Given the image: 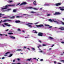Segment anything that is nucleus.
Instances as JSON below:
<instances>
[{
  "label": "nucleus",
  "mask_w": 64,
  "mask_h": 64,
  "mask_svg": "<svg viewBox=\"0 0 64 64\" xmlns=\"http://www.w3.org/2000/svg\"><path fill=\"white\" fill-rule=\"evenodd\" d=\"M48 38H49V39H53V38L51 37V36H49L48 37Z\"/></svg>",
  "instance_id": "nucleus-20"
},
{
  "label": "nucleus",
  "mask_w": 64,
  "mask_h": 64,
  "mask_svg": "<svg viewBox=\"0 0 64 64\" xmlns=\"http://www.w3.org/2000/svg\"><path fill=\"white\" fill-rule=\"evenodd\" d=\"M40 52H41V53H42V52H43L42 51H40Z\"/></svg>",
  "instance_id": "nucleus-60"
},
{
  "label": "nucleus",
  "mask_w": 64,
  "mask_h": 64,
  "mask_svg": "<svg viewBox=\"0 0 64 64\" xmlns=\"http://www.w3.org/2000/svg\"><path fill=\"white\" fill-rule=\"evenodd\" d=\"M32 31L34 33H36V34H37V33H38L36 31V30H33Z\"/></svg>",
  "instance_id": "nucleus-13"
},
{
  "label": "nucleus",
  "mask_w": 64,
  "mask_h": 64,
  "mask_svg": "<svg viewBox=\"0 0 64 64\" xmlns=\"http://www.w3.org/2000/svg\"><path fill=\"white\" fill-rule=\"evenodd\" d=\"M24 48H25V49L26 48L25 46L24 47Z\"/></svg>",
  "instance_id": "nucleus-56"
},
{
  "label": "nucleus",
  "mask_w": 64,
  "mask_h": 64,
  "mask_svg": "<svg viewBox=\"0 0 64 64\" xmlns=\"http://www.w3.org/2000/svg\"><path fill=\"white\" fill-rule=\"evenodd\" d=\"M43 33L42 32H40V36H43Z\"/></svg>",
  "instance_id": "nucleus-17"
},
{
  "label": "nucleus",
  "mask_w": 64,
  "mask_h": 64,
  "mask_svg": "<svg viewBox=\"0 0 64 64\" xmlns=\"http://www.w3.org/2000/svg\"><path fill=\"white\" fill-rule=\"evenodd\" d=\"M33 3L34 5H36L37 4L36 3V0H34Z\"/></svg>",
  "instance_id": "nucleus-9"
},
{
  "label": "nucleus",
  "mask_w": 64,
  "mask_h": 64,
  "mask_svg": "<svg viewBox=\"0 0 64 64\" xmlns=\"http://www.w3.org/2000/svg\"><path fill=\"white\" fill-rule=\"evenodd\" d=\"M16 18H19V17H20V16H16Z\"/></svg>",
  "instance_id": "nucleus-42"
},
{
  "label": "nucleus",
  "mask_w": 64,
  "mask_h": 64,
  "mask_svg": "<svg viewBox=\"0 0 64 64\" xmlns=\"http://www.w3.org/2000/svg\"><path fill=\"white\" fill-rule=\"evenodd\" d=\"M54 44H53L52 45V46H51V47H53V46H54Z\"/></svg>",
  "instance_id": "nucleus-52"
},
{
  "label": "nucleus",
  "mask_w": 64,
  "mask_h": 64,
  "mask_svg": "<svg viewBox=\"0 0 64 64\" xmlns=\"http://www.w3.org/2000/svg\"><path fill=\"white\" fill-rule=\"evenodd\" d=\"M61 8V7H59V8H60V10H61V11H64V9H63V8Z\"/></svg>",
  "instance_id": "nucleus-14"
},
{
  "label": "nucleus",
  "mask_w": 64,
  "mask_h": 64,
  "mask_svg": "<svg viewBox=\"0 0 64 64\" xmlns=\"http://www.w3.org/2000/svg\"><path fill=\"white\" fill-rule=\"evenodd\" d=\"M61 14L60 12H56L54 14V15H60Z\"/></svg>",
  "instance_id": "nucleus-5"
},
{
  "label": "nucleus",
  "mask_w": 64,
  "mask_h": 64,
  "mask_svg": "<svg viewBox=\"0 0 64 64\" xmlns=\"http://www.w3.org/2000/svg\"><path fill=\"white\" fill-rule=\"evenodd\" d=\"M10 18H11V19H13V18H15V17L14 16L12 17H10Z\"/></svg>",
  "instance_id": "nucleus-23"
},
{
  "label": "nucleus",
  "mask_w": 64,
  "mask_h": 64,
  "mask_svg": "<svg viewBox=\"0 0 64 64\" xmlns=\"http://www.w3.org/2000/svg\"><path fill=\"white\" fill-rule=\"evenodd\" d=\"M25 38H29L25 37Z\"/></svg>",
  "instance_id": "nucleus-61"
},
{
  "label": "nucleus",
  "mask_w": 64,
  "mask_h": 64,
  "mask_svg": "<svg viewBox=\"0 0 64 64\" xmlns=\"http://www.w3.org/2000/svg\"><path fill=\"white\" fill-rule=\"evenodd\" d=\"M12 61H13V62H15V60H12Z\"/></svg>",
  "instance_id": "nucleus-50"
},
{
  "label": "nucleus",
  "mask_w": 64,
  "mask_h": 64,
  "mask_svg": "<svg viewBox=\"0 0 64 64\" xmlns=\"http://www.w3.org/2000/svg\"><path fill=\"white\" fill-rule=\"evenodd\" d=\"M33 24L32 23H28L27 24H26V25H27V26H28V27H30V28H32V26L30 25H32Z\"/></svg>",
  "instance_id": "nucleus-2"
},
{
  "label": "nucleus",
  "mask_w": 64,
  "mask_h": 64,
  "mask_svg": "<svg viewBox=\"0 0 64 64\" xmlns=\"http://www.w3.org/2000/svg\"><path fill=\"white\" fill-rule=\"evenodd\" d=\"M2 26H3V27H5V26H4V25L3 24H2Z\"/></svg>",
  "instance_id": "nucleus-39"
},
{
  "label": "nucleus",
  "mask_w": 64,
  "mask_h": 64,
  "mask_svg": "<svg viewBox=\"0 0 64 64\" xmlns=\"http://www.w3.org/2000/svg\"><path fill=\"white\" fill-rule=\"evenodd\" d=\"M16 51H22V50L21 49H18L16 50Z\"/></svg>",
  "instance_id": "nucleus-18"
},
{
  "label": "nucleus",
  "mask_w": 64,
  "mask_h": 64,
  "mask_svg": "<svg viewBox=\"0 0 64 64\" xmlns=\"http://www.w3.org/2000/svg\"><path fill=\"white\" fill-rule=\"evenodd\" d=\"M38 36H40V32H39L38 34Z\"/></svg>",
  "instance_id": "nucleus-34"
},
{
  "label": "nucleus",
  "mask_w": 64,
  "mask_h": 64,
  "mask_svg": "<svg viewBox=\"0 0 64 64\" xmlns=\"http://www.w3.org/2000/svg\"><path fill=\"white\" fill-rule=\"evenodd\" d=\"M40 27H44V26L43 24H40Z\"/></svg>",
  "instance_id": "nucleus-33"
},
{
  "label": "nucleus",
  "mask_w": 64,
  "mask_h": 64,
  "mask_svg": "<svg viewBox=\"0 0 64 64\" xmlns=\"http://www.w3.org/2000/svg\"><path fill=\"white\" fill-rule=\"evenodd\" d=\"M16 64H21L20 63H17Z\"/></svg>",
  "instance_id": "nucleus-55"
},
{
  "label": "nucleus",
  "mask_w": 64,
  "mask_h": 64,
  "mask_svg": "<svg viewBox=\"0 0 64 64\" xmlns=\"http://www.w3.org/2000/svg\"><path fill=\"white\" fill-rule=\"evenodd\" d=\"M54 63L56 64V62L55 61H54Z\"/></svg>",
  "instance_id": "nucleus-54"
},
{
  "label": "nucleus",
  "mask_w": 64,
  "mask_h": 64,
  "mask_svg": "<svg viewBox=\"0 0 64 64\" xmlns=\"http://www.w3.org/2000/svg\"><path fill=\"white\" fill-rule=\"evenodd\" d=\"M27 4V3L26 2H24L21 4H20V6H21L22 5H26V4Z\"/></svg>",
  "instance_id": "nucleus-7"
},
{
  "label": "nucleus",
  "mask_w": 64,
  "mask_h": 64,
  "mask_svg": "<svg viewBox=\"0 0 64 64\" xmlns=\"http://www.w3.org/2000/svg\"><path fill=\"white\" fill-rule=\"evenodd\" d=\"M40 61H43V59H41Z\"/></svg>",
  "instance_id": "nucleus-40"
},
{
  "label": "nucleus",
  "mask_w": 64,
  "mask_h": 64,
  "mask_svg": "<svg viewBox=\"0 0 64 64\" xmlns=\"http://www.w3.org/2000/svg\"><path fill=\"white\" fill-rule=\"evenodd\" d=\"M0 36H3L2 35H3L2 34H0Z\"/></svg>",
  "instance_id": "nucleus-47"
},
{
  "label": "nucleus",
  "mask_w": 64,
  "mask_h": 64,
  "mask_svg": "<svg viewBox=\"0 0 64 64\" xmlns=\"http://www.w3.org/2000/svg\"><path fill=\"white\" fill-rule=\"evenodd\" d=\"M7 18V17H4L2 18Z\"/></svg>",
  "instance_id": "nucleus-49"
},
{
  "label": "nucleus",
  "mask_w": 64,
  "mask_h": 64,
  "mask_svg": "<svg viewBox=\"0 0 64 64\" xmlns=\"http://www.w3.org/2000/svg\"><path fill=\"white\" fill-rule=\"evenodd\" d=\"M10 53V52H7L5 54L6 55H7L8 54H9Z\"/></svg>",
  "instance_id": "nucleus-24"
},
{
  "label": "nucleus",
  "mask_w": 64,
  "mask_h": 64,
  "mask_svg": "<svg viewBox=\"0 0 64 64\" xmlns=\"http://www.w3.org/2000/svg\"><path fill=\"white\" fill-rule=\"evenodd\" d=\"M17 60H18V61H19L20 60V58H18L17 59Z\"/></svg>",
  "instance_id": "nucleus-46"
},
{
  "label": "nucleus",
  "mask_w": 64,
  "mask_h": 64,
  "mask_svg": "<svg viewBox=\"0 0 64 64\" xmlns=\"http://www.w3.org/2000/svg\"><path fill=\"white\" fill-rule=\"evenodd\" d=\"M53 21H54V22H57V21H55L54 20Z\"/></svg>",
  "instance_id": "nucleus-51"
},
{
  "label": "nucleus",
  "mask_w": 64,
  "mask_h": 64,
  "mask_svg": "<svg viewBox=\"0 0 64 64\" xmlns=\"http://www.w3.org/2000/svg\"><path fill=\"white\" fill-rule=\"evenodd\" d=\"M9 29H7L6 30V31H8Z\"/></svg>",
  "instance_id": "nucleus-44"
},
{
  "label": "nucleus",
  "mask_w": 64,
  "mask_h": 64,
  "mask_svg": "<svg viewBox=\"0 0 64 64\" xmlns=\"http://www.w3.org/2000/svg\"><path fill=\"white\" fill-rule=\"evenodd\" d=\"M49 28H52V26H49V25L48 26Z\"/></svg>",
  "instance_id": "nucleus-26"
},
{
  "label": "nucleus",
  "mask_w": 64,
  "mask_h": 64,
  "mask_svg": "<svg viewBox=\"0 0 64 64\" xmlns=\"http://www.w3.org/2000/svg\"><path fill=\"white\" fill-rule=\"evenodd\" d=\"M61 62H63V63H64V60H62L60 61Z\"/></svg>",
  "instance_id": "nucleus-37"
},
{
  "label": "nucleus",
  "mask_w": 64,
  "mask_h": 64,
  "mask_svg": "<svg viewBox=\"0 0 64 64\" xmlns=\"http://www.w3.org/2000/svg\"><path fill=\"white\" fill-rule=\"evenodd\" d=\"M3 15H4V14H2L1 13H0V17H1L2 16H3Z\"/></svg>",
  "instance_id": "nucleus-15"
},
{
  "label": "nucleus",
  "mask_w": 64,
  "mask_h": 64,
  "mask_svg": "<svg viewBox=\"0 0 64 64\" xmlns=\"http://www.w3.org/2000/svg\"><path fill=\"white\" fill-rule=\"evenodd\" d=\"M61 43H62V44H64V42H61Z\"/></svg>",
  "instance_id": "nucleus-45"
},
{
  "label": "nucleus",
  "mask_w": 64,
  "mask_h": 64,
  "mask_svg": "<svg viewBox=\"0 0 64 64\" xmlns=\"http://www.w3.org/2000/svg\"><path fill=\"white\" fill-rule=\"evenodd\" d=\"M38 42H40V40H39L38 41Z\"/></svg>",
  "instance_id": "nucleus-63"
},
{
  "label": "nucleus",
  "mask_w": 64,
  "mask_h": 64,
  "mask_svg": "<svg viewBox=\"0 0 64 64\" xmlns=\"http://www.w3.org/2000/svg\"><path fill=\"white\" fill-rule=\"evenodd\" d=\"M10 37L13 39H15V37L13 36H10Z\"/></svg>",
  "instance_id": "nucleus-11"
},
{
  "label": "nucleus",
  "mask_w": 64,
  "mask_h": 64,
  "mask_svg": "<svg viewBox=\"0 0 64 64\" xmlns=\"http://www.w3.org/2000/svg\"><path fill=\"white\" fill-rule=\"evenodd\" d=\"M8 34H9V35H12V34H13V33H8Z\"/></svg>",
  "instance_id": "nucleus-21"
},
{
  "label": "nucleus",
  "mask_w": 64,
  "mask_h": 64,
  "mask_svg": "<svg viewBox=\"0 0 64 64\" xmlns=\"http://www.w3.org/2000/svg\"><path fill=\"white\" fill-rule=\"evenodd\" d=\"M59 29H60L61 30H64V28L63 27H61L60 28H59Z\"/></svg>",
  "instance_id": "nucleus-10"
},
{
  "label": "nucleus",
  "mask_w": 64,
  "mask_h": 64,
  "mask_svg": "<svg viewBox=\"0 0 64 64\" xmlns=\"http://www.w3.org/2000/svg\"><path fill=\"white\" fill-rule=\"evenodd\" d=\"M22 32H24V33H25V31L24 30H22Z\"/></svg>",
  "instance_id": "nucleus-59"
},
{
  "label": "nucleus",
  "mask_w": 64,
  "mask_h": 64,
  "mask_svg": "<svg viewBox=\"0 0 64 64\" xmlns=\"http://www.w3.org/2000/svg\"><path fill=\"white\" fill-rule=\"evenodd\" d=\"M28 9H34V10H38V9L36 8H33V7H28Z\"/></svg>",
  "instance_id": "nucleus-3"
},
{
  "label": "nucleus",
  "mask_w": 64,
  "mask_h": 64,
  "mask_svg": "<svg viewBox=\"0 0 64 64\" xmlns=\"http://www.w3.org/2000/svg\"><path fill=\"white\" fill-rule=\"evenodd\" d=\"M62 20H64V18H62Z\"/></svg>",
  "instance_id": "nucleus-57"
},
{
  "label": "nucleus",
  "mask_w": 64,
  "mask_h": 64,
  "mask_svg": "<svg viewBox=\"0 0 64 64\" xmlns=\"http://www.w3.org/2000/svg\"><path fill=\"white\" fill-rule=\"evenodd\" d=\"M16 10H13V12H16Z\"/></svg>",
  "instance_id": "nucleus-29"
},
{
  "label": "nucleus",
  "mask_w": 64,
  "mask_h": 64,
  "mask_svg": "<svg viewBox=\"0 0 64 64\" xmlns=\"http://www.w3.org/2000/svg\"><path fill=\"white\" fill-rule=\"evenodd\" d=\"M9 2L10 3H11V2H12V0H9Z\"/></svg>",
  "instance_id": "nucleus-35"
},
{
  "label": "nucleus",
  "mask_w": 64,
  "mask_h": 64,
  "mask_svg": "<svg viewBox=\"0 0 64 64\" xmlns=\"http://www.w3.org/2000/svg\"><path fill=\"white\" fill-rule=\"evenodd\" d=\"M15 6V4H10L9 5L8 4L6 5L5 6V8H3L1 9V10H4V9H6L7 8V7H8V6Z\"/></svg>",
  "instance_id": "nucleus-1"
},
{
  "label": "nucleus",
  "mask_w": 64,
  "mask_h": 64,
  "mask_svg": "<svg viewBox=\"0 0 64 64\" xmlns=\"http://www.w3.org/2000/svg\"><path fill=\"white\" fill-rule=\"evenodd\" d=\"M7 56V55H4V56Z\"/></svg>",
  "instance_id": "nucleus-62"
},
{
  "label": "nucleus",
  "mask_w": 64,
  "mask_h": 64,
  "mask_svg": "<svg viewBox=\"0 0 64 64\" xmlns=\"http://www.w3.org/2000/svg\"><path fill=\"white\" fill-rule=\"evenodd\" d=\"M12 55H13V54H11L9 55L8 57H11Z\"/></svg>",
  "instance_id": "nucleus-19"
},
{
  "label": "nucleus",
  "mask_w": 64,
  "mask_h": 64,
  "mask_svg": "<svg viewBox=\"0 0 64 64\" xmlns=\"http://www.w3.org/2000/svg\"><path fill=\"white\" fill-rule=\"evenodd\" d=\"M49 21H50V22H52V19H50L49 20Z\"/></svg>",
  "instance_id": "nucleus-31"
},
{
  "label": "nucleus",
  "mask_w": 64,
  "mask_h": 64,
  "mask_svg": "<svg viewBox=\"0 0 64 64\" xmlns=\"http://www.w3.org/2000/svg\"><path fill=\"white\" fill-rule=\"evenodd\" d=\"M5 25L8 26V27H10L11 26L10 24H7V23H4V24Z\"/></svg>",
  "instance_id": "nucleus-8"
},
{
  "label": "nucleus",
  "mask_w": 64,
  "mask_h": 64,
  "mask_svg": "<svg viewBox=\"0 0 64 64\" xmlns=\"http://www.w3.org/2000/svg\"><path fill=\"white\" fill-rule=\"evenodd\" d=\"M15 22L16 23H20L21 22L19 20H16L15 21Z\"/></svg>",
  "instance_id": "nucleus-12"
},
{
  "label": "nucleus",
  "mask_w": 64,
  "mask_h": 64,
  "mask_svg": "<svg viewBox=\"0 0 64 64\" xmlns=\"http://www.w3.org/2000/svg\"><path fill=\"white\" fill-rule=\"evenodd\" d=\"M36 26L37 27H40V25H36Z\"/></svg>",
  "instance_id": "nucleus-25"
},
{
  "label": "nucleus",
  "mask_w": 64,
  "mask_h": 64,
  "mask_svg": "<svg viewBox=\"0 0 64 64\" xmlns=\"http://www.w3.org/2000/svg\"><path fill=\"white\" fill-rule=\"evenodd\" d=\"M27 49H28V50H30V48H27Z\"/></svg>",
  "instance_id": "nucleus-53"
},
{
  "label": "nucleus",
  "mask_w": 64,
  "mask_h": 64,
  "mask_svg": "<svg viewBox=\"0 0 64 64\" xmlns=\"http://www.w3.org/2000/svg\"><path fill=\"white\" fill-rule=\"evenodd\" d=\"M55 5L56 6H60L61 5V3L60 2H59L57 4H56Z\"/></svg>",
  "instance_id": "nucleus-6"
},
{
  "label": "nucleus",
  "mask_w": 64,
  "mask_h": 64,
  "mask_svg": "<svg viewBox=\"0 0 64 64\" xmlns=\"http://www.w3.org/2000/svg\"><path fill=\"white\" fill-rule=\"evenodd\" d=\"M32 49L33 51H34V50H35V48H32Z\"/></svg>",
  "instance_id": "nucleus-30"
},
{
  "label": "nucleus",
  "mask_w": 64,
  "mask_h": 64,
  "mask_svg": "<svg viewBox=\"0 0 64 64\" xmlns=\"http://www.w3.org/2000/svg\"><path fill=\"white\" fill-rule=\"evenodd\" d=\"M15 64V63H12V64Z\"/></svg>",
  "instance_id": "nucleus-64"
},
{
  "label": "nucleus",
  "mask_w": 64,
  "mask_h": 64,
  "mask_svg": "<svg viewBox=\"0 0 64 64\" xmlns=\"http://www.w3.org/2000/svg\"><path fill=\"white\" fill-rule=\"evenodd\" d=\"M32 60V58H30L27 60L26 61H30V60Z\"/></svg>",
  "instance_id": "nucleus-16"
},
{
  "label": "nucleus",
  "mask_w": 64,
  "mask_h": 64,
  "mask_svg": "<svg viewBox=\"0 0 64 64\" xmlns=\"http://www.w3.org/2000/svg\"><path fill=\"white\" fill-rule=\"evenodd\" d=\"M39 47H40V44L39 45V46H38V48H39Z\"/></svg>",
  "instance_id": "nucleus-43"
},
{
  "label": "nucleus",
  "mask_w": 64,
  "mask_h": 64,
  "mask_svg": "<svg viewBox=\"0 0 64 64\" xmlns=\"http://www.w3.org/2000/svg\"><path fill=\"white\" fill-rule=\"evenodd\" d=\"M11 10V9H8V11H9V10Z\"/></svg>",
  "instance_id": "nucleus-48"
},
{
  "label": "nucleus",
  "mask_w": 64,
  "mask_h": 64,
  "mask_svg": "<svg viewBox=\"0 0 64 64\" xmlns=\"http://www.w3.org/2000/svg\"><path fill=\"white\" fill-rule=\"evenodd\" d=\"M47 16H50V14H47Z\"/></svg>",
  "instance_id": "nucleus-38"
},
{
  "label": "nucleus",
  "mask_w": 64,
  "mask_h": 64,
  "mask_svg": "<svg viewBox=\"0 0 64 64\" xmlns=\"http://www.w3.org/2000/svg\"><path fill=\"white\" fill-rule=\"evenodd\" d=\"M2 59H5V57H3L2 58Z\"/></svg>",
  "instance_id": "nucleus-41"
},
{
  "label": "nucleus",
  "mask_w": 64,
  "mask_h": 64,
  "mask_svg": "<svg viewBox=\"0 0 64 64\" xmlns=\"http://www.w3.org/2000/svg\"><path fill=\"white\" fill-rule=\"evenodd\" d=\"M45 26H49V25L46 24H45Z\"/></svg>",
  "instance_id": "nucleus-36"
},
{
  "label": "nucleus",
  "mask_w": 64,
  "mask_h": 64,
  "mask_svg": "<svg viewBox=\"0 0 64 64\" xmlns=\"http://www.w3.org/2000/svg\"><path fill=\"white\" fill-rule=\"evenodd\" d=\"M12 22V20H5L2 21L3 22Z\"/></svg>",
  "instance_id": "nucleus-4"
},
{
  "label": "nucleus",
  "mask_w": 64,
  "mask_h": 64,
  "mask_svg": "<svg viewBox=\"0 0 64 64\" xmlns=\"http://www.w3.org/2000/svg\"><path fill=\"white\" fill-rule=\"evenodd\" d=\"M42 46H46V45L45 44H42Z\"/></svg>",
  "instance_id": "nucleus-32"
},
{
  "label": "nucleus",
  "mask_w": 64,
  "mask_h": 64,
  "mask_svg": "<svg viewBox=\"0 0 64 64\" xmlns=\"http://www.w3.org/2000/svg\"><path fill=\"white\" fill-rule=\"evenodd\" d=\"M31 13H36V12H30Z\"/></svg>",
  "instance_id": "nucleus-22"
},
{
  "label": "nucleus",
  "mask_w": 64,
  "mask_h": 64,
  "mask_svg": "<svg viewBox=\"0 0 64 64\" xmlns=\"http://www.w3.org/2000/svg\"><path fill=\"white\" fill-rule=\"evenodd\" d=\"M38 22H36V23H35V24H38Z\"/></svg>",
  "instance_id": "nucleus-58"
},
{
  "label": "nucleus",
  "mask_w": 64,
  "mask_h": 64,
  "mask_svg": "<svg viewBox=\"0 0 64 64\" xmlns=\"http://www.w3.org/2000/svg\"><path fill=\"white\" fill-rule=\"evenodd\" d=\"M20 3H18L16 4V6H18V5H20Z\"/></svg>",
  "instance_id": "nucleus-27"
},
{
  "label": "nucleus",
  "mask_w": 64,
  "mask_h": 64,
  "mask_svg": "<svg viewBox=\"0 0 64 64\" xmlns=\"http://www.w3.org/2000/svg\"><path fill=\"white\" fill-rule=\"evenodd\" d=\"M18 31H21V29L20 28H18Z\"/></svg>",
  "instance_id": "nucleus-28"
}]
</instances>
